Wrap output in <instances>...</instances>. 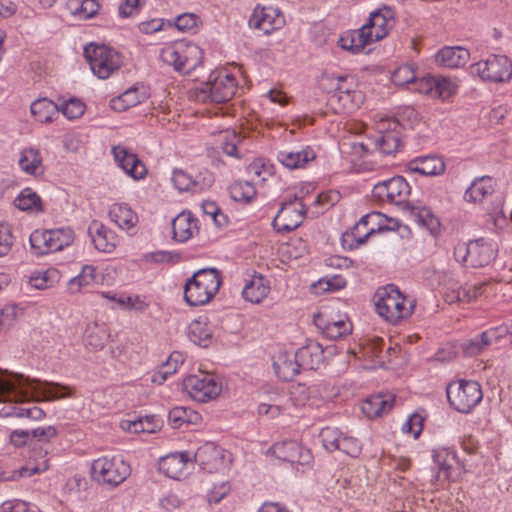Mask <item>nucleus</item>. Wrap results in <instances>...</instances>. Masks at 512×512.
I'll return each instance as SVG.
<instances>
[{
    "label": "nucleus",
    "instance_id": "680f3d73",
    "mask_svg": "<svg viewBox=\"0 0 512 512\" xmlns=\"http://www.w3.org/2000/svg\"><path fill=\"white\" fill-rule=\"evenodd\" d=\"M199 22V17L194 13H184L179 15L175 20V26L180 31H189L195 27Z\"/></svg>",
    "mask_w": 512,
    "mask_h": 512
},
{
    "label": "nucleus",
    "instance_id": "20e7f679",
    "mask_svg": "<svg viewBox=\"0 0 512 512\" xmlns=\"http://www.w3.org/2000/svg\"><path fill=\"white\" fill-rule=\"evenodd\" d=\"M221 279L214 268L201 269L186 282L184 298L190 306L208 303L218 292Z\"/></svg>",
    "mask_w": 512,
    "mask_h": 512
},
{
    "label": "nucleus",
    "instance_id": "7ed1b4c3",
    "mask_svg": "<svg viewBox=\"0 0 512 512\" xmlns=\"http://www.w3.org/2000/svg\"><path fill=\"white\" fill-rule=\"evenodd\" d=\"M375 299L377 313L391 324H397L409 318L414 312V300H409L394 284L380 287L375 294Z\"/></svg>",
    "mask_w": 512,
    "mask_h": 512
},
{
    "label": "nucleus",
    "instance_id": "58836bf2",
    "mask_svg": "<svg viewBox=\"0 0 512 512\" xmlns=\"http://www.w3.org/2000/svg\"><path fill=\"white\" fill-rule=\"evenodd\" d=\"M145 98L146 94L144 92L140 93L138 88L131 87L118 97L113 98L110 101V106L113 110L122 112L140 104Z\"/></svg>",
    "mask_w": 512,
    "mask_h": 512
},
{
    "label": "nucleus",
    "instance_id": "a18cd8bd",
    "mask_svg": "<svg viewBox=\"0 0 512 512\" xmlns=\"http://www.w3.org/2000/svg\"><path fill=\"white\" fill-rule=\"evenodd\" d=\"M229 193L237 202H249L256 196V189L249 181H236L229 187Z\"/></svg>",
    "mask_w": 512,
    "mask_h": 512
},
{
    "label": "nucleus",
    "instance_id": "6ab92c4d",
    "mask_svg": "<svg viewBox=\"0 0 512 512\" xmlns=\"http://www.w3.org/2000/svg\"><path fill=\"white\" fill-rule=\"evenodd\" d=\"M112 153L118 165L133 179H142L147 174L145 164L126 147L115 146L112 148Z\"/></svg>",
    "mask_w": 512,
    "mask_h": 512
},
{
    "label": "nucleus",
    "instance_id": "5701e85b",
    "mask_svg": "<svg viewBox=\"0 0 512 512\" xmlns=\"http://www.w3.org/2000/svg\"><path fill=\"white\" fill-rule=\"evenodd\" d=\"M277 160L288 169L304 168L307 163L316 158L314 150L309 147H303L300 150L283 149L278 151Z\"/></svg>",
    "mask_w": 512,
    "mask_h": 512
},
{
    "label": "nucleus",
    "instance_id": "cd10ccee",
    "mask_svg": "<svg viewBox=\"0 0 512 512\" xmlns=\"http://www.w3.org/2000/svg\"><path fill=\"white\" fill-rule=\"evenodd\" d=\"M445 163L440 157L424 156L416 158L408 163V169L411 172L424 176H437L445 171Z\"/></svg>",
    "mask_w": 512,
    "mask_h": 512
},
{
    "label": "nucleus",
    "instance_id": "052dcab7",
    "mask_svg": "<svg viewBox=\"0 0 512 512\" xmlns=\"http://www.w3.org/2000/svg\"><path fill=\"white\" fill-rule=\"evenodd\" d=\"M117 302L119 305L137 312H142L149 306L145 299L140 296H121L118 298Z\"/></svg>",
    "mask_w": 512,
    "mask_h": 512
},
{
    "label": "nucleus",
    "instance_id": "9b49d317",
    "mask_svg": "<svg viewBox=\"0 0 512 512\" xmlns=\"http://www.w3.org/2000/svg\"><path fill=\"white\" fill-rule=\"evenodd\" d=\"M471 72L490 82H507L512 77V63L505 55H491L471 66Z\"/></svg>",
    "mask_w": 512,
    "mask_h": 512
},
{
    "label": "nucleus",
    "instance_id": "0e129e2a",
    "mask_svg": "<svg viewBox=\"0 0 512 512\" xmlns=\"http://www.w3.org/2000/svg\"><path fill=\"white\" fill-rule=\"evenodd\" d=\"M423 421L424 419L422 416L419 414H413L403 425V431L412 434L414 438H417L422 431Z\"/></svg>",
    "mask_w": 512,
    "mask_h": 512
},
{
    "label": "nucleus",
    "instance_id": "13d9d810",
    "mask_svg": "<svg viewBox=\"0 0 512 512\" xmlns=\"http://www.w3.org/2000/svg\"><path fill=\"white\" fill-rule=\"evenodd\" d=\"M29 432L31 440L35 439L38 443H43L45 446L58 435V430L54 426L38 427L29 430Z\"/></svg>",
    "mask_w": 512,
    "mask_h": 512
},
{
    "label": "nucleus",
    "instance_id": "b1692460",
    "mask_svg": "<svg viewBox=\"0 0 512 512\" xmlns=\"http://www.w3.org/2000/svg\"><path fill=\"white\" fill-rule=\"evenodd\" d=\"M300 366L304 369L316 370L324 362V349L316 341H310L296 352Z\"/></svg>",
    "mask_w": 512,
    "mask_h": 512
},
{
    "label": "nucleus",
    "instance_id": "7c9ffc66",
    "mask_svg": "<svg viewBox=\"0 0 512 512\" xmlns=\"http://www.w3.org/2000/svg\"><path fill=\"white\" fill-rule=\"evenodd\" d=\"M469 51L462 47H444L438 51L435 61L446 68H458L466 64Z\"/></svg>",
    "mask_w": 512,
    "mask_h": 512
},
{
    "label": "nucleus",
    "instance_id": "4d7b16f0",
    "mask_svg": "<svg viewBox=\"0 0 512 512\" xmlns=\"http://www.w3.org/2000/svg\"><path fill=\"white\" fill-rule=\"evenodd\" d=\"M58 108L68 119L79 118L85 110L84 104L77 99H69Z\"/></svg>",
    "mask_w": 512,
    "mask_h": 512
},
{
    "label": "nucleus",
    "instance_id": "c85d7f7f",
    "mask_svg": "<svg viewBox=\"0 0 512 512\" xmlns=\"http://www.w3.org/2000/svg\"><path fill=\"white\" fill-rule=\"evenodd\" d=\"M394 401L391 394L372 395L363 402L362 411L368 418L379 417L392 409Z\"/></svg>",
    "mask_w": 512,
    "mask_h": 512
},
{
    "label": "nucleus",
    "instance_id": "a19ab883",
    "mask_svg": "<svg viewBox=\"0 0 512 512\" xmlns=\"http://www.w3.org/2000/svg\"><path fill=\"white\" fill-rule=\"evenodd\" d=\"M31 113L39 122L48 123L59 113V108L51 100L40 98L31 104Z\"/></svg>",
    "mask_w": 512,
    "mask_h": 512
},
{
    "label": "nucleus",
    "instance_id": "c9c22d12",
    "mask_svg": "<svg viewBox=\"0 0 512 512\" xmlns=\"http://www.w3.org/2000/svg\"><path fill=\"white\" fill-rule=\"evenodd\" d=\"M499 330V328L489 329L468 340L463 344L464 352L469 356H474L481 353L498 339L500 336L498 334Z\"/></svg>",
    "mask_w": 512,
    "mask_h": 512
},
{
    "label": "nucleus",
    "instance_id": "aec40b11",
    "mask_svg": "<svg viewBox=\"0 0 512 512\" xmlns=\"http://www.w3.org/2000/svg\"><path fill=\"white\" fill-rule=\"evenodd\" d=\"M191 463L188 452L172 453L160 460L159 470L169 478L181 479L188 474L187 466Z\"/></svg>",
    "mask_w": 512,
    "mask_h": 512
},
{
    "label": "nucleus",
    "instance_id": "423d86ee",
    "mask_svg": "<svg viewBox=\"0 0 512 512\" xmlns=\"http://www.w3.org/2000/svg\"><path fill=\"white\" fill-rule=\"evenodd\" d=\"M237 90L236 78L227 72H212L206 83L195 90V99L202 103H225Z\"/></svg>",
    "mask_w": 512,
    "mask_h": 512
},
{
    "label": "nucleus",
    "instance_id": "5fc2aeb1",
    "mask_svg": "<svg viewBox=\"0 0 512 512\" xmlns=\"http://www.w3.org/2000/svg\"><path fill=\"white\" fill-rule=\"evenodd\" d=\"M343 434L337 429L333 427H325L320 432V437L323 443V446L328 451H335L337 447H339V440L342 438Z\"/></svg>",
    "mask_w": 512,
    "mask_h": 512
},
{
    "label": "nucleus",
    "instance_id": "4c0bfd02",
    "mask_svg": "<svg viewBox=\"0 0 512 512\" xmlns=\"http://www.w3.org/2000/svg\"><path fill=\"white\" fill-rule=\"evenodd\" d=\"M100 275L96 268L91 265H85L81 272L68 283V289L71 293H78L83 288L91 287L99 283Z\"/></svg>",
    "mask_w": 512,
    "mask_h": 512
},
{
    "label": "nucleus",
    "instance_id": "79ce46f5",
    "mask_svg": "<svg viewBox=\"0 0 512 512\" xmlns=\"http://www.w3.org/2000/svg\"><path fill=\"white\" fill-rule=\"evenodd\" d=\"M169 421L173 428H180L184 424H198L201 421V415L191 408L174 407L169 412Z\"/></svg>",
    "mask_w": 512,
    "mask_h": 512
},
{
    "label": "nucleus",
    "instance_id": "09e8293b",
    "mask_svg": "<svg viewBox=\"0 0 512 512\" xmlns=\"http://www.w3.org/2000/svg\"><path fill=\"white\" fill-rule=\"evenodd\" d=\"M86 333V345L88 347L95 351L104 348L109 337L107 331L104 328L95 325L93 327H89Z\"/></svg>",
    "mask_w": 512,
    "mask_h": 512
},
{
    "label": "nucleus",
    "instance_id": "1a4fd4ad",
    "mask_svg": "<svg viewBox=\"0 0 512 512\" xmlns=\"http://www.w3.org/2000/svg\"><path fill=\"white\" fill-rule=\"evenodd\" d=\"M84 56L93 73L100 79H107L121 66L120 55L105 45L89 44L84 48Z\"/></svg>",
    "mask_w": 512,
    "mask_h": 512
},
{
    "label": "nucleus",
    "instance_id": "e433bc0d",
    "mask_svg": "<svg viewBox=\"0 0 512 512\" xmlns=\"http://www.w3.org/2000/svg\"><path fill=\"white\" fill-rule=\"evenodd\" d=\"M19 166L27 174L38 176L44 173L42 157L37 149L29 148L21 152Z\"/></svg>",
    "mask_w": 512,
    "mask_h": 512
},
{
    "label": "nucleus",
    "instance_id": "6e6d98bb",
    "mask_svg": "<svg viewBox=\"0 0 512 512\" xmlns=\"http://www.w3.org/2000/svg\"><path fill=\"white\" fill-rule=\"evenodd\" d=\"M314 390L305 384L296 383L290 387V398L297 406L305 405Z\"/></svg>",
    "mask_w": 512,
    "mask_h": 512
},
{
    "label": "nucleus",
    "instance_id": "f3484780",
    "mask_svg": "<svg viewBox=\"0 0 512 512\" xmlns=\"http://www.w3.org/2000/svg\"><path fill=\"white\" fill-rule=\"evenodd\" d=\"M457 250L464 251V263L475 268L488 265L496 257L495 247L484 239L471 241Z\"/></svg>",
    "mask_w": 512,
    "mask_h": 512
},
{
    "label": "nucleus",
    "instance_id": "f257e3e1",
    "mask_svg": "<svg viewBox=\"0 0 512 512\" xmlns=\"http://www.w3.org/2000/svg\"><path fill=\"white\" fill-rule=\"evenodd\" d=\"M66 388L54 383H41L31 380L22 374L0 371V402L24 403L33 401L54 400L68 397L62 393Z\"/></svg>",
    "mask_w": 512,
    "mask_h": 512
},
{
    "label": "nucleus",
    "instance_id": "6e6552de",
    "mask_svg": "<svg viewBox=\"0 0 512 512\" xmlns=\"http://www.w3.org/2000/svg\"><path fill=\"white\" fill-rule=\"evenodd\" d=\"M446 394L450 405L461 413L471 412L483 398L480 384L467 380L449 384Z\"/></svg>",
    "mask_w": 512,
    "mask_h": 512
},
{
    "label": "nucleus",
    "instance_id": "603ef678",
    "mask_svg": "<svg viewBox=\"0 0 512 512\" xmlns=\"http://www.w3.org/2000/svg\"><path fill=\"white\" fill-rule=\"evenodd\" d=\"M434 85V97L443 100L450 98L457 90V83L448 77H436Z\"/></svg>",
    "mask_w": 512,
    "mask_h": 512
},
{
    "label": "nucleus",
    "instance_id": "3c124183",
    "mask_svg": "<svg viewBox=\"0 0 512 512\" xmlns=\"http://www.w3.org/2000/svg\"><path fill=\"white\" fill-rule=\"evenodd\" d=\"M375 144L383 154L389 155L398 150L400 138L395 132H386L377 137Z\"/></svg>",
    "mask_w": 512,
    "mask_h": 512
},
{
    "label": "nucleus",
    "instance_id": "de8ad7c7",
    "mask_svg": "<svg viewBox=\"0 0 512 512\" xmlns=\"http://www.w3.org/2000/svg\"><path fill=\"white\" fill-rule=\"evenodd\" d=\"M184 362V356L179 351L172 352L166 363H164L161 371L157 372L154 377V382H163L167 379L168 375L174 374L179 365H182Z\"/></svg>",
    "mask_w": 512,
    "mask_h": 512
},
{
    "label": "nucleus",
    "instance_id": "39448f33",
    "mask_svg": "<svg viewBox=\"0 0 512 512\" xmlns=\"http://www.w3.org/2000/svg\"><path fill=\"white\" fill-rule=\"evenodd\" d=\"M161 60L175 71L190 74L203 62L201 48L191 42L178 41L166 45L160 52Z\"/></svg>",
    "mask_w": 512,
    "mask_h": 512
},
{
    "label": "nucleus",
    "instance_id": "412c9836",
    "mask_svg": "<svg viewBox=\"0 0 512 512\" xmlns=\"http://www.w3.org/2000/svg\"><path fill=\"white\" fill-rule=\"evenodd\" d=\"M88 233L98 251L111 253L117 247V235L99 221H93L89 225Z\"/></svg>",
    "mask_w": 512,
    "mask_h": 512
},
{
    "label": "nucleus",
    "instance_id": "864d4df0",
    "mask_svg": "<svg viewBox=\"0 0 512 512\" xmlns=\"http://www.w3.org/2000/svg\"><path fill=\"white\" fill-rule=\"evenodd\" d=\"M414 215L418 221V223L431 232H434L439 227V220L437 217L432 213V211L427 207H421L417 208L414 211Z\"/></svg>",
    "mask_w": 512,
    "mask_h": 512
},
{
    "label": "nucleus",
    "instance_id": "bf43d9fd",
    "mask_svg": "<svg viewBox=\"0 0 512 512\" xmlns=\"http://www.w3.org/2000/svg\"><path fill=\"white\" fill-rule=\"evenodd\" d=\"M339 442L337 450L345 453L346 455H349L350 457H357L361 453V445L356 438L343 435Z\"/></svg>",
    "mask_w": 512,
    "mask_h": 512
},
{
    "label": "nucleus",
    "instance_id": "9d476101",
    "mask_svg": "<svg viewBox=\"0 0 512 512\" xmlns=\"http://www.w3.org/2000/svg\"><path fill=\"white\" fill-rule=\"evenodd\" d=\"M91 470L97 482L111 487L120 485L131 473L129 464L117 457L98 458L93 461Z\"/></svg>",
    "mask_w": 512,
    "mask_h": 512
},
{
    "label": "nucleus",
    "instance_id": "37998d69",
    "mask_svg": "<svg viewBox=\"0 0 512 512\" xmlns=\"http://www.w3.org/2000/svg\"><path fill=\"white\" fill-rule=\"evenodd\" d=\"M188 335L190 340L195 344L207 347L212 336V331L206 321L198 319L194 320L189 325Z\"/></svg>",
    "mask_w": 512,
    "mask_h": 512
},
{
    "label": "nucleus",
    "instance_id": "dca6fc26",
    "mask_svg": "<svg viewBox=\"0 0 512 512\" xmlns=\"http://www.w3.org/2000/svg\"><path fill=\"white\" fill-rule=\"evenodd\" d=\"M267 454L275 458L289 462L291 464L306 465L312 460L310 450L302 447L298 442L287 440L273 444L267 451Z\"/></svg>",
    "mask_w": 512,
    "mask_h": 512
},
{
    "label": "nucleus",
    "instance_id": "2eb2a0df",
    "mask_svg": "<svg viewBox=\"0 0 512 512\" xmlns=\"http://www.w3.org/2000/svg\"><path fill=\"white\" fill-rule=\"evenodd\" d=\"M383 215L379 212H372L363 216L351 229L345 232L342 239L348 243L350 248L358 247L366 242L367 238L375 231L382 229L381 219Z\"/></svg>",
    "mask_w": 512,
    "mask_h": 512
},
{
    "label": "nucleus",
    "instance_id": "e2e57ef3",
    "mask_svg": "<svg viewBox=\"0 0 512 512\" xmlns=\"http://www.w3.org/2000/svg\"><path fill=\"white\" fill-rule=\"evenodd\" d=\"M12 244L13 236L10 228L5 224H0V257L9 253Z\"/></svg>",
    "mask_w": 512,
    "mask_h": 512
},
{
    "label": "nucleus",
    "instance_id": "49530a36",
    "mask_svg": "<svg viewBox=\"0 0 512 512\" xmlns=\"http://www.w3.org/2000/svg\"><path fill=\"white\" fill-rule=\"evenodd\" d=\"M14 203L17 208L23 211H42L41 198L30 188H25Z\"/></svg>",
    "mask_w": 512,
    "mask_h": 512
},
{
    "label": "nucleus",
    "instance_id": "0eeeda50",
    "mask_svg": "<svg viewBox=\"0 0 512 512\" xmlns=\"http://www.w3.org/2000/svg\"><path fill=\"white\" fill-rule=\"evenodd\" d=\"M32 252L37 255L54 253L71 245L74 232L70 228L35 230L29 238Z\"/></svg>",
    "mask_w": 512,
    "mask_h": 512
},
{
    "label": "nucleus",
    "instance_id": "473e14b6",
    "mask_svg": "<svg viewBox=\"0 0 512 512\" xmlns=\"http://www.w3.org/2000/svg\"><path fill=\"white\" fill-rule=\"evenodd\" d=\"M494 192V181L489 176L476 178L467 188L464 199L470 203H480Z\"/></svg>",
    "mask_w": 512,
    "mask_h": 512
},
{
    "label": "nucleus",
    "instance_id": "8fccbe9b",
    "mask_svg": "<svg viewBox=\"0 0 512 512\" xmlns=\"http://www.w3.org/2000/svg\"><path fill=\"white\" fill-rule=\"evenodd\" d=\"M416 67L414 64H405L396 68L392 74V81L397 86L413 85L416 80Z\"/></svg>",
    "mask_w": 512,
    "mask_h": 512
},
{
    "label": "nucleus",
    "instance_id": "a211bd4d",
    "mask_svg": "<svg viewBox=\"0 0 512 512\" xmlns=\"http://www.w3.org/2000/svg\"><path fill=\"white\" fill-rule=\"evenodd\" d=\"M283 23L284 20L279 10L271 6H257L249 19V26L262 31L264 34H270L280 28Z\"/></svg>",
    "mask_w": 512,
    "mask_h": 512
},
{
    "label": "nucleus",
    "instance_id": "c03bdc74",
    "mask_svg": "<svg viewBox=\"0 0 512 512\" xmlns=\"http://www.w3.org/2000/svg\"><path fill=\"white\" fill-rule=\"evenodd\" d=\"M331 103L337 101L341 104L344 112H352L359 107L362 101V94L357 90H343L342 94H332L329 97Z\"/></svg>",
    "mask_w": 512,
    "mask_h": 512
},
{
    "label": "nucleus",
    "instance_id": "f704fd0d",
    "mask_svg": "<svg viewBox=\"0 0 512 512\" xmlns=\"http://www.w3.org/2000/svg\"><path fill=\"white\" fill-rule=\"evenodd\" d=\"M48 453L49 447H45L43 455L41 456L43 458L41 462L35 464L29 463L18 470L0 473V481L17 480L18 478L30 477L34 474L46 471L49 468V460L46 458Z\"/></svg>",
    "mask_w": 512,
    "mask_h": 512
},
{
    "label": "nucleus",
    "instance_id": "393cba45",
    "mask_svg": "<svg viewBox=\"0 0 512 512\" xmlns=\"http://www.w3.org/2000/svg\"><path fill=\"white\" fill-rule=\"evenodd\" d=\"M273 368L277 377L283 381H291L300 371V363L296 353H279L273 360Z\"/></svg>",
    "mask_w": 512,
    "mask_h": 512
},
{
    "label": "nucleus",
    "instance_id": "338daca9",
    "mask_svg": "<svg viewBox=\"0 0 512 512\" xmlns=\"http://www.w3.org/2000/svg\"><path fill=\"white\" fill-rule=\"evenodd\" d=\"M174 186L180 191H186L193 184L191 177L182 170H175L172 176Z\"/></svg>",
    "mask_w": 512,
    "mask_h": 512
},
{
    "label": "nucleus",
    "instance_id": "4be33fe9",
    "mask_svg": "<svg viewBox=\"0 0 512 512\" xmlns=\"http://www.w3.org/2000/svg\"><path fill=\"white\" fill-rule=\"evenodd\" d=\"M485 287V282L465 284L464 286H457L456 284H453L448 287L444 298L445 301L449 304L469 303L482 295Z\"/></svg>",
    "mask_w": 512,
    "mask_h": 512
},
{
    "label": "nucleus",
    "instance_id": "f8f14e48",
    "mask_svg": "<svg viewBox=\"0 0 512 512\" xmlns=\"http://www.w3.org/2000/svg\"><path fill=\"white\" fill-rule=\"evenodd\" d=\"M183 388L189 396L198 402H207L217 398L222 390L213 376L200 373L189 375L183 380Z\"/></svg>",
    "mask_w": 512,
    "mask_h": 512
},
{
    "label": "nucleus",
    "instance_id": "a878e982",
    "mask_svg": "<svg viewBox=\"0 0 512 512\" xmlns=\"http://www.w3.org/2000/svg\"><path fill=\"white\" fill-rule=\"evenodd\" d=\"M173 239L178 242H186L198 232L197 219L190 212L178 214L172 221Z\"/></svg>",
    "mask_w": 512,
    "mask_h": 512
},
{
    "label": "nucleus",
    "instance_id": "ea45409f",
    "mask_svg": "<svg viewBox=\"0 0 512 512\" xmlns=\"http://www.w3.org/2000/svg\"><path fill=\"white\" fill-rule=\"evenodd\" d=\"M120 427L131 433H154L159 429V421L155 416H145L134 420H122Z\"/></svg>",
    "mask_w": 512,
    "mask_h": 512
},
{
    "label": "nucleus",
    "instance_id": "bb28decb",
    "mask_svg": "<svg viewBox=\"0 0 512 512\" xmlns=\"http://www.w3.org/2000/svg\"><path fill=\"white\" fill-rule=\"evenodd\" d=\"M213 135L217 138L216 141L219 142L222 151L227 156L237 159L242 157V146L245 138L235 130L225 129L218 131L217 133H213Z\"/></svg>",
    "mask_w": 512,
    "mask_h": 512
},
{
    "label": "nucleus",
    "instance_id": "69168bd1",
    "mask_svg": "<svg viewBox=\"0 0 512 512\" xmlns=\"http://www.w3.org/2000/svg\"><path fill=\"white\" fill-rule=\"evenodd\" d=\"M435 83V76H425L422 78H417L414 85V90L424 93V94H430L434 97V84Z\"/></svg>",
    "mask_w": 512,
    "mask_h": 512
},
{
    "label": "nucleus",
    "instance_id": "72a5a7b5",
    "mask_svg": "<svg viewBox=\"0 0 512 512\" xmlns=\"http://www.w3.org/2000/svg\"><path fill=\"white\" fill-rule=\"evenodd\" d=\"M314 323L327 338L332 340L339 339L352 331L351 323L345 320L328 322L321 315H316Z\"/></svg>",
    "mask_w": 512,
    "mask_h": 512
},
{
    "label": "nucleus",
    "instance_id": "c756f323",
    "mask_svg": "<svg viewBox=\"0 0 512 512\" xmlns=\"http://www.w3.org/2000/svg\"><path fill=\"white\" fill-rule=\"evenodd\" d=\"M270 292L269 282L260 274H255L246 282L242 295L246 301L258 304Z\"/></svg>",
    "mask_w": 512,
    "mask_h": 512
},
{
    "label": "nucleus",
    "instance_id": "4468645a",
    "mask_svg": "<svg viewBox=\"0 0 512 512\" xmlns=\"http://www.w3.org/2000/svg\"><path fill=\"white\" fill-rule=\"evenodd\" d=\"M410 194V186L402 176L379 182L374 185L372 195L381 202L395 205L404 203Z\"/></svg>",
    "mask_w": 512,
    "mask_h": 512
},
{
    "label": "nucleus",
    "instance_id": "2f4dec72",
    "mask_svg": "<svg viewBox=\"0 0 512 512\" xmlns=\"http://www.w3.org/2000/svg\"><path fill=\"white\" fill-rule=\"evenodd\" d=\"M108 215L111 221L123 230H129L138 223V215L125 203L111 205Z\"/></svg>",
    "mask_w": 512,
    "mask_h": 512
},
{
    "label": "nucleus",
    "instance_id": "774afa93",
    "mask_svg": "<svg viewBox=\"0 0 512 512\" xmlns=\"http://www.w3.org/2000/svg\"><path fill=\"white\" fill-rule=\"evenodd\" d=\"M17 317V307L15 305H6L0 310V329L11 326Z\"/></svg>",
    "mask_w": 512,
    "mask_h": 512
},
{
    "label": "nucleus",
    "instance_id": "ddd939ff",
    "mask_svg": "<svg viewBox=\"0 0 512 512\" xmlns=\"http://www.w3.org/2000/svg\"><path fill=\"white\" fill-rule=\"evenodd\" d=\"M307 208L300 198L286 200L273 219V227L278 232H290L298 228L306 217Z\"/></svg>",
    "mask_w": 512,
    "mask_h": 512
},
{
    "label": "nucleus",
    "instance_id": "f03ea898",
    "mask_svg": "<svg viewBox=\"0 0 512 512\" xmlns=\"http://www.w3.org/2000/svg\"><path fill=\"white\" fill-rule=\"evenodd\" d=\"M396 24V12L383 5L372 11L368 22L360 29L351 30L339 39L340 47L352 53H360L366 46L384 39Z\"/></svg>",
    "mask_w": 512,
    "mask_h": 512
}]
</instances>
